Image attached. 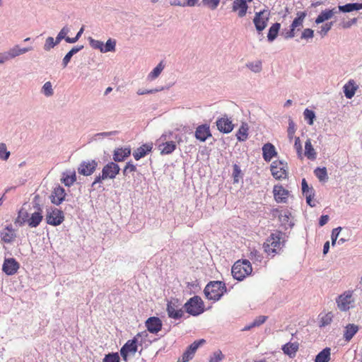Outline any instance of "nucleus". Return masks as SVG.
Returning <instances> with one entry per match:
<instances>
[{"mask_svg":"<svg viewBox=\"0 0 362 362\" xmlns=\"http://www.w3.org/2000/svg\"><path fill=\"white\" fill-rule=\"evenodd\" d=\"M33 50V47L32 46L27 47H21L18 45H16L13 47H11L8 51L11 59L24 54L28 52Z\"/></svg>","mask_w":362,"mask_h":362,"instance_id":"a878e982","label":"nucleus"},{"mask_svg":"<svg viewBox=\"0 0 362 362\" xmlns=\"http://www.w3.org/2000/svg\"><path fill=\"white\" fill-rule=\"evenodd\" d=\"M270 15V11L268 9L255 12L252 21L258 35H262V31L267 26Z\"/></svg>","mask_w":362,"mask_h":362,"instance_id":"423d86ee","label":"nucleus"},{"mask_svg":"<svg viewBox=\"0 0 362 362\" xmlns=\"http://www.w3.org/2000/svg\"><path fill=\"white\" fill-rule=\"evenodd\" d=\"M131 154L129 148H117L114 150L113 160L115 162H122Z\"/></svg>","mask_w":362,"mask_h":362,"instance_id":"393cba45","label":"nucleus"},{"mask_svg":"<svg viewBox=\"0 0 362 362\" xmlns=\"http://www.w3.org/2000/svg\"><path fill=\"white\" fill-rule=\"evenodd\" d=\"M226 292V284L221 281H210L204 290L206 298L214 301L218 300Z\"/></svg>","mask_w":362,"mask_h":362,"instance_id":"f03ea898","label":"nucleus"},{"mask_svg":"<svg viewBox=\"0 0 362 362\" xmlns=\"http://www.w3.org/2000/svg\"><path fill=\"white\" fill-rule=\"evenodd\" d=\"M83 49V45L80 46H75L71 48V49L66 53V54L64 56V57L62 59V65L63 68H65L67 66L68 64L70 62L71 57L76 53H78L79 51Z\"/></svg>","mask_w":362,"mask_h":362,"instance_id":"2f4dec72","label":"nucleus"},{"mask_svg":"<svg viewBox=\"0 0 362 362\" xmlns=\"http://www.w3.org/2000/svg\"><path fill=\"white\" fill-rule=\"evenodd\" d=\"M220 1L221 0H202V4L203 6L213 11L217 8Z\"/></svg>","mask_w":362,"mask_h":362,"instance_id":"8fccbe9b","label":"nucleus"},{"mask_svg":"<svg viewBox=\"0 0 362 362\" xmlns=\"http://www.w3.org/2000/svg\"><path fill=\"white\" fill-rule=\"evenodd\" d=\"M117 134V131L97 133L93 136V140H98V139H103L105 137H109L110 136L116 135Z\"/></svg>","mask_w":362,"mask_h":362,"instance_id":"13d9d810","label":"nucleus"},{"mask_svg":"<svg viewBox=\"0 0 362 362\" xmlns=\"http://www.w3.org/2000/svg\"><path fill=\"white\" fill-rule=\"evenodd\" d=\"M120 168L115 162L106 164L102 170V178L114 179L119 174Z\"/></svg>","mask_w":362,"mask_h":362,"instance_id":"9b49d317","label":"nucleus"},{"mask_svg":"<svg viewBox=\"0 0 362 362\" xmlns=\"http://www.w3.org/2000/svg\"><path fill=\"white\" fill-rule=\"evenodd\" d=\"M333 16V13L332 11H329L328 9H325L322 11L321 13L318 15V16L315 19V23L320 24L325 21L330 19Z\"/></svg>","mask_w":362,"mask_h":362,"instance_id":"79ce46f5","label":"nucleus"},{"mask_svg":"<svg viewBox=\"0 0 362 362\" xmlns=\"http://www.w3.org/2000/svg\"><path fill=\"white\" fill-rule=\"evenodd\" d=\"M164 89L163 87L154 88V89H139L137 90V94L139 95H146V94H152L157 93L158 91L163 90Z\"/></svg>","mask_w":362,"mask_h":362,"instance_id":"e2e57ef3","label":"nucleus"},{"mask_svg":"<svg viewBox=\"0 0 362 362\" xmlns=\"http://www.w3.org/2000/svg\"><path fill=\"white\" fill-rule=\"evenodd\" d=\"M136 171V165L132 162L129 161L127 163L126 165L124 166L122 173L124 176H127L129 173H134Z\"/></svg>","mask_w":362,"mask_h":362,"instance_id":"6e6d98bb","label":"nucleus"},{"mask_svg":"<svg viewBox=\"0 0 362 362\" xmlns=\"http://www.w3.org/2000/svg\"><path fill=\"white\" fill-rule=\"evenodd\" d=\"M274 197L276 202L286 203L288 199V191L281 185H275L273 189Z\"/></svg>","mask_w":362,"mask_h":362,"instance_id":"6ab92c4d","label":"nucleus"},{"mask_svg":"<svg viewBox=\"0 0 362 362\" xmlns=\"http://www.w3.org/2000/svg\"><path fill=\"white\" fill-rule=\"evenodd\" d=\"M301 185H302V192H303V194L305 195L306 197L307 204L312 207L315 206V204L312 203V202H313L312 199L315 195L314 189L313 187H310L308 186V182L305 178H303L302 180Z\"/></svg>","mask_w":362,"mask_h":362,"instance_id":"412c9836","label":"nucleus"},{"mask_svg":"<svg viewBox=\"0 0 362 362\" xmlns=\"http://www.w3.org/2000/svg\"><path fill=\"white\" fill-rule=\"evenodd\" d=\"M271 173L273 177L277 180L285 179L288 175L287 163L276 160L271 164Z\"/></svg>","mask_w":362,"mask_h":362,"instance_id":"6e6552de","label":"nucleus"},{"mask_svg":"<svg viewBox=\"0 0 362 362\" xmlns=\"http://www.w3.org/2000/svg\"><path fill=\"white\" fill-rule=\"evenodd\" d=\"M277 155L274 146L271 143H267L262 146V156L266 162H269Z\"/></svg>","mask_w":362,"mask_h":362,"instance_id":"5701e85b","label":"nucleus"},{"mask_svg":"<svg viewBox=\"0 0 362 362\" xmlns=\"http://www.w3.org/2000/svg\"><path fill=\"white\" fill-rule=\"evenodd\" d=\"M252 272V267L249 260L242 259L235 262L231 269V273L234 279L243 281Z\"/></svg>","mask_w":362,"mask_h":362,"instance_id":"7ed1b4c3","label":"nucleus"},{"mask_svg":"<svg viewBox=\"0 0 362 362\" xmlns=\"http://www.w3.org/2000/svg\"><path fill=\"white\" fill-rule=\"evenodd\" d=\"M233 183H238L240 181V178H242L243 173L240 170V168L238 165L234 164L233 165Z\"/></svg>","mask_w":362,"mask_h":362,"instance_id":"49530a36","label":"nucleus"},{"mask_svg":"<svg viewBox=\"0 0 362 362\" xmlns=\"http://www.w3.org/2000/svg\"><path fill=\"white\" fill-rule=\"evenodd\" d=\"M358 327L355 325L354 324H349L345 327V331L344 333V338L346 341H349L355 334L358 332Z\"/></svg>","mask_w":362,"mask_h":362,"instance_id":"f704fd0d","label":"nucleus"},{"mask_svg":"<svg viewBox=\"0 0 362 362\" xmlns=\"http://www.w3.org/2000/svg\"><path fill=\"white\" fill-rule=\"evenodd\" d=\"M163 62H160L148 75V79L153 81L156 79L164 69Z\"/></svg>","mask_w":362,"mask_h":362,"instance_id":"c03bdc74","label":"nucleus"},{"mask_svg":"<svg viewBox=\"0 0 362 362\" xmlns=\"http://www.w3.org/2000/svg\"><path fill=\"white\" fill-rule=\"evenodd\" d=\"M148 334L146 332L139 333L122 346L120 349V354L124 361H127L128 356H134L138 350V346H142Z\"/></svg>","mask_w":362,"mask_h":362,"instance_id":"f257e3e1","label":"nucleus"},{"mask_svg":"<svg viewBox=\"0 0 362 362\" xmlns=\"http://www.w3.org/2000/svg\"><path fill=\"white\" fill-rule=\"evenodd\" d=\"M195 138L200 141H205L209 137L211 136L209 125L207 124L199 125L197 127Z\"/></svg>","mask_w":362,"mask_h":362,"instance_id":"a211bd4d","label":"nucleus"},{"mask_svg":"<svg viewBox=\"0 0 362 362\" xmlns=\"http://www.w3.org/2000/svg\"><path fill=\"white\" fill-rule=\"evenodd\" d=\"M267 316L259 315V316L257 317L251 323H250L249 325L245 326L243 329V330L247 331L253 327H259L261 325H262L267 320Z\"/></svg>","mask_w":362,"mask_h":362,"instance_id":"ea45409f","label":"nucleus"},{"mask_svg":"<svg viewBox=\"0 0 362 362\" xmlns=\"http://www.w3.org/2000/svg\"><path fill=\"white\" fill-rule=\"evenodd\" d=\"M0 235L1 240L7 244L13 243L17 237V234L12 224L6 226L5 228L1 230Z\"/></svg>","mask_w":362,"mask_h":362,"instance_id":"2eb2a0df","label":"nucleus"},{"mask_svg":"<svg viewBox=\"0 0 362 362\" xmlns=\"http://www.w3.org/2000/svg\"><path fill=\"white\" fill-rule=\"evenodd\" d=\"M66 195L65 189L60 185H58L52 191L49 199L52 204L59 206L64 201Z\"/></svg>","mask_w":362,"mask_h":362,"instance_id":"f8f14e48","label":"nucleus"},{"mask_svg":"<svg viewBox=\"0 0 362 362\" xmlns=\"http://www.w3.org/2000/svg\"><path fill=\"white\" fill-rule=\"evenodd\" d=\"M352 302V293L349 291L340 295L337 299V306L341 311L349 310Z\"/></svg>","mask_w":362,"mask_h":362,"instance_id":"dca6fc26","label":"nucleus"},{"mask_svg":"<svg viewBox=\"0 0 362 362\" xmlns=\"http://www.w3.org/2000/svg\"><path fill=\"white\" fill-rule=\"evenodd\" d=\"M248 124L245 122L242 123L238 131L236 133L237 139L239 141H245L248 137Z\"/></svg>","mask_w":362,"mask_h":362,"instance_id":"c9c22d12","label":"nucleus"},{"mask_svg":"<svg viewBox=\"0 0 362 362\" xmlns=\"http://www.w3.org/2000/svg\"><path fill=\"white\" fill-rule=\"evenodd\" d=\"M152 148V143L144 144L134 151L133 156L136 160H139L141 158L146 156L149 152H151Z\"/></svg>","mask_w":362,"mask_h":362,"instance_id":"b1692460","label":"nucleus"},{"mask_svg":"<svg viewBox=\"0 0 362 362\" xmlns=\"http://www.w3.org/2000/svg\"><path fill=\"white\" fill-rule=\"evenodd\" d=\"M282 238V233L277 231L272 233L270 236L266 240L263 244V248L265 252L272 257L277 253L278 250L281 248V239Z\"/></svg>","mask_w":362,"mask_h":362,"instance_id":"20e7f679","label":"nucleus"},{"mask_svg":"<svg viewBox=\"0 0 362 362\" xmlns=\"http://www.w3.org/2000/svg\"><path fill=\"white\" fill-rule=\"evenodd\" d=\"M146 326L148 332L156 334L162 328V322L157 317H151L146 320Z\"/></svg>","mask_w":362,"mask_h":362,"instance_id":"aec40b11","label":"nucleus"},{"mask_svg":"<svg viewBox=\"0 0 362 362\" xmlns=\"http://www.w3.org/2000/svg\"><path fill=\"white\" fill-rule=\"evenodd\" d=\"M167 312L169 317L175 320L181 318L184 315V311L180 308V305L177 299L171 300L168 303Z\"/></svg>","mask_w":362,"mask_h":362,"instance_id":"1a4fd4ad","label":"nucleus"},{"mask_svg":"<svg viewBox=\"0 0 362 362\" xmlns=\"http://www.w3.org/2000/svg\"><path fill=\"white\" fill-rule=\"evenodd\" d=\"M90 45L95 49H99L101 52V49H103V42L100 40H94L92 37H89L88 39Z\"/></svg>","mask_w":362,"mask_h":362,"instance_id":"0e129e2a","label":"nucleus"},{"mask_svg":"<svg viewBox=\"0 0 362 362\" xmlns=\"http://www.w3.org/2000/svg\"><path fill=\"white\" fill-rule=\"evenodd\" d=\"M116 47V40L110 38L105 43V45L103 44V49H101V52L106 53L109 52H115Z\"/></svg>","mask_w":362,"mask_h":362,"instance_id":"a18cd8bd","label":"nucleus"},{"mask_svg":"<svg viewBox=\"0 0 362 362\" xmlns=\"http://www.w3.org/2000/svg\"><path fill=\"white\" fill-rule=\"evenodd\" d=\"M76 181L75 170H68L62 173L61 182L66 187H71Z\"/></svg>","mask_w":362,"mask_h":362,"instance_id":"cd10ccee","label":"nucleus"},{"mask_svg":"<svg viewBox=\"0 0 362 362\" xmlns=\"http://www.w3.org/2000/svg\"><path fill=\"white\" fill-rule=\"evenodd\" d=\"M341 229H342L341 227L339 226L332 230V235H331L332 246H334L337 243L338 236H339V233L341 230Z\"/></svg>","mask_w":362,"mask_h":362,"instance_id":"69168bd1","label":"nucleus"},{"mask_svg":"<svg viewBox=\"0 0 362 362\" xmlns=\"http://www.w3.org/2000/svg\"><path fill=\"white\" fill-rule=\"evenodd\" d=\"M280 28L281 24L279 23H273L269 28L267 34V40L269 42H272L277 37Z\"/></svg>","mask_w":362,"mask_h":362,"instance_id":"e433bc0d","label":"nucleus"},{"mask_svg":"<svg viewBox=\"0 0 362 362\" xmlns=\"http://www.w3.org/2000/svg\"><path fill=\"white\" fill-rule=\"evenodd\" d=\"M41 92L46 97H50V96L53 95L54 90L52 88V85L50 81H47V82L45 83V84L42 87Z\"/></svg>","mask_w":362,"mask_h":362,"instance_id":"09e8293b","label":"nucleus"},{"mask_svg":"<svg viewBox=\"0 0 362 362\" xmlns=\"http://www.w3.org/2000/svg\"><path fill=\"white\" fill-rule=\"evenodd\" d=\"M358 88V86L356 84L354 80H349L343 87L344 93L346 98L351 99L355 95Z\"/></svg>","mask_w":362,"mask_h":362,"instance_id":"bb28decb","label":"nucleus"},{"mask_svg":"<svg viewBox=\"0 0 362 362\" xmlns=\"http://www.w3.org/2000/svg\"><path fill=\"white\" fill-rule=\"evenodd\" d=\"M339 11L342 13H350L354 11L362 9V3H349L338 6Z\"/></svg>","mask_w":362,"mask_h":362,"instance_id":"7c9ffc66","label":"nucleus"},{"mask_svg":"<svg viewBox=\"0 0 362 362\" xmlns=\"http://www.w3.org/2000/svg\"><path fill=\"white\" fill-rule=\"evenodd\" d=\"M332 318L333 315L332 313H328L320 317V327H325L329 325L332 322Z\"/></svg>","mask_w":362,"mask_h":362,"instance_id":"864d4df0","label":"nucleus"},{"mask_svg":"<svg viewBox=\"0 0 362 362\" xmlns=\"http://www.w3.org/2000/svg\"><path fill=\"white\" fill-rule=\"evenodd\" d=\"M315 175L318 178L320 182H325L328 180V175L327 168L325 167L323 168H317L314 171Z\"/></svg>","mask_w":362,"mask_h":362,"instance_id":"37998d69","label":"nucleus"},{"mask_svg":"<svg viewBox=\"0 0 362 362\" xmlns=\"http://www.w3.org/2000/svg\"><path fill=\"white\" fill-rule=\"evenodd\" d=\"M28 217L29 214L28 211L25 209L21 208L18 212L14 223L18 226H23L25 223H27Z\"/></svg>","mask_w":362,"mask_h":362,"instance_id":"473e14b6","label":"nucleus"},{"mask_svg":"<svg viewBox=\"0 0 362 362\" xmlns=\"http://www.w3.org/2000/svg\"><path fill=\"white\" fill-rule=\"evenodd\" d=\"M313 36H314V31L310 28H305L302 32L300 39H302V40L303 39H305V40L312 39L313 37Z\"/></svg>","mask_w":362,"mask_h":362,"instance_id":"338daca9","label":"nucleus"},{"mask_svg":"<svg viewBox=\"0 0 362 362\" xmlns=\"http://www.w3.org/2000/svg\"><path fill=\"white\" fill-rule=\"evenodd\" d=\"M216 123L218 129L223 134H228L231 132L234 128V124L232 123V120L228 118L226 115L218 118Z\"/></svg>","mask_w":362,"mask_h":362,"instance_id":"ddd939ff","label":"nucleus"},{"mask_svg":"<svg viewBox=\"0 0 362 362\" xmlns=\"http://www.w3.org/2000/svg\"><path fill=\"white\" fill-rule=\"evenodd\" d=\"M299 344L298 342H288L282 346L281 349L284 354L288 356L290 358H293L296 356Z\"/></svg>","mask_w":362,"mask_h":362,"instance_id":"c85d7f7f","label":"nucleus"},{"mask_svg":"<svg viewBox=\"0 0 362 362\" xmlns=\"http://www.w3.org/2000/svg\"><path fill=\"white\" fill-rule=\"evenodd\" d=\"M46 222L47 224L57 226L64 221V215L62 210L57 208L49 207L46 210Z\"/></svg>","mask_w":362,"mask_h":362,"instance_id":"0eeeda50","label":"nucleus"},{"mask_svg":"<svg viewBox=\"0 0 362 362\" xmlns=\"http://www.w3.org/2000/svg\"><path fill=\"white\" fill-rule=\"evenodd\" d=\"M249 258L253 262H260L262 259V256L258 250L252 249L250 252Z\"/></svg>","mask_w":362,"mask_h":362,"instance_id":"4d7b16f0","label":"nucleus"},{"mask_svg":"<svg viewBox=\"0 0 362 362\" xmlns=\"http://www.w3.org/2000/svg\"><path fill=\"white\" fill-rule=\"evenodd\" d=\"M204 339H199L198 341H194L192 344H190L186 351L183 353L181 358H180L177 362H187L190 359H192L197 350V349L203 344L205 343Z\"/></svg>","mask_w":362,"mask_h":362,"instance_id":"9d476101","label":"nucleus"},{"mask_svg":"<svg viewBox=\"0 0 362 362\" xmlns=\"http://www.w3.org/2000/svg\"><path fill=\"white\" fill-rule=\"evenodd\" d=\"M33 208L36 210L35 211L42 212V208L40 203V195L36 194L33 200Z\"/></svg>","mask_w":362,"mask_h":362,"instance_id":"774afa93","label":"nucleus"},{"mask_svg":"<svg viewBox=\"0 0 362 362\" xmlns=\"http://www.w3.org/2000/svg\"><path fill=\"white\" fill-rule=\"evenodd\" d=\"M307 16V13L305 11H300L297 13V17L294 18L293 21L291 28H293L296 30V28L302 27L303 21Z\"/></svg>","mask_w":362,"mask_h":362,"instance_id":"4c0bfd02","label":"nucleus"},{"mask_svg":"<svg viewBox=\"0 0 362 362\" xmlns=\"http://www.w3.org/2000/svg\"><path fill=\"white\" fill-rule=\"evenodd\" d=\"M187 313L193 316H197L204 312V304L202 298L198 296L189 298L184 305Z\"/></svg>","mask_w":362,"mask_h":362,"instance_id":"39448f33","label":"nucleus"},{"mask_svg":"<svg viewBox=\"0 0 362 362\" xmlns=\"http://www.w3.org/2000/svg\"><path fill=\"white\" fill-rule=\"evenodd\" d=\"M98 166V163L94 160L82 161L78 168L79 174L88 176L92 175Z\"/></svg>","mask_w":362,"mask_h":362,"instance_id":"4468645a","label":"nucleus"},{"mask_svg":"<svg viewBox=\"0 0 362 362\" xmlns=\"http://www.w3.org/2000/svg\"><path fill=\"white\" fill-rule=\"evenodd\" d=\"M159 149L161 154H170L173 153L176 148V144L174 141H166L159 144Z\"/></svg>","mask_w":362,"mask_h":362,"instance_id":"72a5a7b5","label":"nucleus"},{"mask_svg":"<svg viewBox=\"0 0 362 362\" xmlns=\"http://www.w3.org/2000/svg\"><path fill=\"white\" fill-rule=\"evenodd\" d=\"M304 118L307 120L308 124L312 125L315 118V114L314 111L306 108L303 112Z\"/></svg>","mask_w":362,"mask_h":362,"instance_id":"603ef678","label":"nucleus"},{"mask_svg":"<svg viewBox=\"0 0 362 362\" xmlns=\"http://www.w3.org/2000/svg\"><path fill=\"white\" fill-rule=\"evenodd\" d=\"M103 362H120L119 354L112 352L105 355Z\"/></svg>","mask_w":362,"mask_h":362,"instance_id":"de8ad7c7","label":"nucleus"},{"mask_svg":"<svg viewBox=\"0 0 362 362\" xmlns=\"http://www.w3.org/2000/svg\"><path fill=\"white\" fill-rule=\"evenodd\" d=\"M19 267V263L14 258H8L4 261L2 270L6 274L11 276L17 272Z\"/></svg>","mask_w":362,"mask_h":362,"instance_id":"f3484780","label":"nucleus"},{"mask_svg":"<svg viewBox=\"0 0 362 362\" xmlns=\"http://www.w3.org/2000/svg\"><path fill=\"white\" fill-rule=\"evenodd\" d=\"M305 155L308 158L311 160L315 159L316 158V152L312 146L310 139H307L305 144Z\"/></svg>","mask_w":362,"mask_h":362,"instance_id":"a19ab883","label":"nucleus"},{"mask_svg":"<svg viewBox=\"0 0 362 362\" xmlns=\"http://www.w3.org/2000/svg\"><path fill=\"white\" fill-rule=\"evenodd\" d=\"M332 25V22L326 23L320 27V30H319L318 33L321 35L322 37H324L331 30Z\"/></svg>","mask_w":362,"mask_h":362,"instance_id":"bf43d9fd","label":"nucleus"},{"mask_svg":"<svg viewBox=\"0 0 362 362\" xmlns=\"http://www.w3.org/2000/svg\"><path fill=\"white\" fill-rule=\"evenodd\" d=\"M246 66L254 73H259L262 69V65L260 61L250 62L247 64Z\"/></svg>","mask_w":362,"mask_h":362,"instance_id":"3c124183","label":"nucleus"},{"mask_svg":"<svg viewBox=\"0 0 362 362\" xmlns=\"http://www.w3.org/2000/svg\"><path fill=\"white\" fill-rule=\"evenodd\" d=\"M223 355L221 351H216L211 356L209 362H220L223 358Z\"/></svg>","mask_w":362,"mask_h":362,"instance_id":"052dcab7","label":"nucleus"},{"mask_svg":"<svg viewBox=\"0 0 362 362\" xmlns=\"http://www.w3.org/2000/svg\"><path fill=\"white\" fill-rule=\"evenodd\" d=\"M330 348H325L316 356L315 362H329L330 360Z\"/></svg>","mask_w":362,"mask_h":362,"instance_id":"58836bf2","label":"nucleus"},{"mask_svg":"<svg viewBox=\"0 0 362 362\" xmlns=\"http://www.w3.org/2000/svg\"><path fill=\"white\" fill-rule=\"evenodd\" d=\"M248 8L247 0H234L232 9L233 11H238L240 18L244 17Z\"/></svg>","mask_w":362,"mask_h":362,"instance_id":"4be33fe9","label":"nucleus"},{"mask_svg":"<svg viewBox=\"0 0 362 362\" xmlns=\"http://www.w3.org/2000/svg\"><path fill=\"white\" fill-rule=\"evenodd\" d=\"M10 155V151L7 150L6 144L0 143V159L2 160H7Z\"/></svg>","mask_w":362,"mask_h":362,"instance_id":"5fc2aeb1","label":"nucleus"},{"mask_svg":"<svg viewBox=\"0 0 362 362\" xmlns=\"http://www.w3.org/2000/svg\"><path fill=\"white\" fill-rule=\"evenodd\" d=\"M43 219L42 212L35 211L28 217L27 223L30 228L37 227Z\"/></svg>","mask_w":362,"mask_h":362,"instance_id":"c756f323","label":"nucleus"},{"mask_svg":"<svg viewBox=\"0 0 362 362\" xmlns=\"http://www.w3.org/2000/svg\"><path fill=\"white\" fill-rule=\"evenodd\" d=\"M54 44V40L52 37H47L45 42L44 44V49L45 51H49L51 49L54 48L55 47Z\"/></svg>","mask_w":362,"mask_h":362,"instance_id":"680f3d73","label":"nucleus"}]
</instances>
